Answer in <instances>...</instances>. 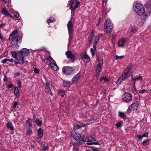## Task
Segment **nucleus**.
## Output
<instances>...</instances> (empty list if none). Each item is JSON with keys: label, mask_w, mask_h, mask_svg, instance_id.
<instances>
[{"label": "nucleus", "mask_w": 151, "mask_h": 151, "mask_svg": "<svg viewBox=\"0 0 151 151\" xmlns=\"http://www.w3.org/2000/svg\"><path fill=\"white\" fill-rule=\"evenodd\" d=\"M132 81H134V82H135L138 81V80H142V77L141 76H139L137 78H135V77H132Z\"/></svg>", "instance_id": "obj_30"}, {"label": "nucleus", "mask_w": 151, "mask_h": 151, "mask_svg": "<svg viewBox=\"0 0 151 151\" xmlns=\"http://www.w3.org/2000/svg\"><path fill=\"white\" fill-rule=\"evenodd\" d=\"M124 57V55H121L120 56H119L118 55H116V59H122Z\"/></svg>", "instance_id": "obj_43"}, {"label": "nucleus", "mask_w": 151, "mask_h": 151, "mask_svg": "<svg viewBox=\"0 0 151 151\" xmlns=\"http://www.w3.org/2000/svg\"><path fill=\"white\" fill-rule=\"evenodd\" d=\"M45 88L46 87L47 88H50V84L48 82H46V83L45 85Z\"/></svg>", "instance_id": "obj_52"}, {"label": "nucleus", "mask_w": 151, "mask_h": 151, "mask_svg": "<svg viewBox=\"0 0 151 151\" xmlns=\"http://www.w3.org/2000/svg\"><path fill=\"white\" fill-rule=\"evenodd\" d=\"M12 87H13L12 85V84H11L8 86V88L9 89L10 88H12Z\"/></svg>", "instance_id": "obj_59"}, {"label": "nucleus", "mask_w": 151, "mask_h": 151, "mask_svg": "<svg viewBox=\"0 0 151 151\" xmlns=\"http://www.w3.org/2000/svg\"><path fill=\"white\" fill-rule=\"evenodd\" d=\"M73 138L78 142H79L81 140V136L80 134L77 133L75 132H73L71 133Z\"/></svg>", "instance_id": "obj_11"}, {"label": "nucleus", "mask_w": 151, "mask_h": 151, "mask_svg": "<svg viewBox=\"0 0 151 151\" xmlns=\"http://www.w3.org/2000/svg\"><path fill=\"white\" fill-rule=\"evenodd\" d=\"M3 0L5 2H11V0Z\"/></svg>", "instance_id": "obj_61"}, {"label": "nucleus", "mask_w": 151, "mask_h": 151, "mask_svg": "<svg viewBox=\"0 0 151 151\" xmlns=\"http://www.w3.org/2000/svg\"><path fill=\"white\" fill-rule=\"evenodd\" d=\"M52 60V58L51 57H46L43 60V61L46 63H49Z\"/></svg>", "instance_id": "obj_26"}, {"label": "nucleus", "mask_w": 151, "mask_h": 151, "mask_svg": "<svg viewBox=\"0 0 151 151\" xmlns=\"http://www.w3.org/2000/svg\"><path fill=\"white\" fill-rule=\"evenodd\" d=\"M7 80H8L6 76H5L4 77V82L6 81H7Z\"/></svg>", "instance_id": "obj_58"}, {"label": "nucleus", "mask_w": 151, "mask_h": 151, "mask_svg": "<svg viewBox=\"0 0 151 151\" xmlns=\"http://www.w3.org/2000/svg\"><path fill=\"white\" fill-rule=\"evenodd\" d=\"M81 56V59L84 62L87 63L90 61V58L86 53H82Z\"/></svg>", "instance_id": "obj_14"}, {"label": "nucleus", "mask_w": 151, "mask_h": 151, "mask_svg": "<svg viewBox=\"0 0 151 151\" xmlns=\"http://www.w3.org/2000/svg\"><path fill=\"white\" fill-rule=\"evenodd\" d=\"M139 138V139H141L142 137H142V135H137V136Z\"/></svg>", "instance_id": "obj_56"}, {"label": "nucleus", "mask_w": 151, "mask_h": 151, "mask_svg": "<svg viewBox=\"0 0 151 151\" xmlns=\"http://www.w3.org/2000/svg\"><path fill=\"white\" fill-rule=\"evenodd\" d=\"M127 40L123 38L120 39L118 42V45L119 47H124L126 46L127 44Z\"/></svg>", "instance_id": "obj_10"}, {"label": "nucleus", "mask_w": 151, "mask_h": 151, "mask_svg": "<svg viewBox=\"0 0 151 151\" xmlns=\"http://www.w3.org/2000/svg\"><path fill=\"white\" fill-rule=\"evenodd\" d=\"M55 19L54 17H50L49 18L47 21V23L48 24L50 22H53L55 21Z\"/></svg>", "instance_id": "obj_34"}, {"label": "nucleus", "mask_w": 151, "mask_h": 151, "mask_svg": "<svg viewBox=\"0 0 151 151\" xmlns=\"http://www.w3.org/2000/svg\"><path fill=\"white\" fill-rule=\"evenodd\" d=\"M130 69L128 67H127V68H126V69L124 71V72H126L127 73H128V72L129 70H130Z\"/></svg>", "instance_id": "obj_51"}, {"label": "nucleus", "mask_w": 151, "mask_h": 151, "mask_svg": "<svg viewBox=\"0 0 151 151\" xmlns=\"http://www.w3.org/2000/svg\"><path fill=\"white\" fill-rule=\"evenodd\" d=\"M18 86L19 88H20L21 87V82L20 80L17 81Z\"/></svg>", "instance_id": "obj_45"}, {"label": "nucleus", "mask_w": 151, "mask_h": 151, "mask_svg": "<svg viewBox=\"0 0 151 151\" xmlns=\"http://www.w3.org/2000/svg\"><path fill=\"white\" fill-rule=\"evenodd\" d=\"M119 116L125 119L126 117V116L124 113L119 112Z\"/></svg>", "instance_id": "obj_36"}, {"label": "nucleus", "mask_w": 151, "mask_h": 151, "mask_svg": "<svg viewBox=\"0 0 151 151\" xmlns=\"http://www.w3.org/2000/svg\"><path fill=\"white\" fill-rule=\"evenodd\" d=\"M62 71L63 73L66 75H71L74 73L75 69L72 67L66 66L63 68Z\"/></svg>", "instance_id": "obj_5"}, {"label": "nucleus", "mask_w": 151, "mask_h": 151, "mask_svg": "<svg viewBox=\"0 0 151 151\" xmlns=\"http://www.w3.org/2000/svg\"><path fill=\"white\" fill-rule=\"evenodd\" d=\"M52 68L54 70H57L59 69V68L55 63H50V64Z\"/></svg>", "instance_id": "obj_17"}, {"label": "nucleus", "mask_w": 151, "mask_h": 151, "mask_svg": "<svg viewBox=\"0 0 151 151\" xmlns=\"http://www.w3.org/2000/svg\"><path fill=\"white\" fill-rule=\"evenodd\" d=\"M45 91L46 93H49L51 96L52 95V93L51 92V90L50 88H45Z\"/></svg>", "instance_id": "obj_35"}, {"label": "nucleus", "mask_w": 151, "mask_h": 151, "mask_svg": "<svg viewBox=\"0 0 151 151\" xmlns=\"http://www.w3.org/2000/svg\"><path fill=\"white\" fill-rule=\"evenodd\" d=\"M43 145L44 147L43 150L44 151H45L48 149V147L47 145H46L45 144H44Z\"/></svg>", "instance_id": "obj_41"}, {"label": "nucleus", "mask_w": 151, "mask_h": 151, "mask_svg": "<svg viewBox=\"0 0 151 151\" xmlns=\"http://www.w3.org/2000/svg\"><path fill=\"white\" fill-rule=\"evenodd\" d=\"M135 85V82H134L133 84V86L134 87V91H137V90L136 88Z\"/></svg>", "instance_id": "obj_55"}, {"label": "nucleus", "mask_w": 151, "mask_h": 151, "mask_svg": "<svg viewBox=\"0 0 151 151\" xmlns=\"http://www.w3.org/2000/svg\"><path fill=\"white\" fill-rule=\"evenodd\" d=\"M67 27L69 35L70 36V35L72 33L73 29V25L71 22L69 21L68 22Z\"/></svg>", "instance_id": "obj_12"}, {"label": "nucleus", "mask_w": 151, "mask_h": 151, "mask_svg": "<svg viewBox=\"0 0 151 151\" xmlns=\"http://www.w3.org/2000/svg\"><path fill=\"white\" fill-rule=\"evenodd\" d=\"M35 122L39 126H40L42 125V122L41 121L39 120L38 119H36L35 120Z\"/></svg>", "instance_id": "obj_37"}, {"label": "nucleus", "mask_w": 151, "mask_h": 151, "mask_svg": "<svg viewBox=\"0 0 151 151\" xmlns=\"http://www.w3.org/2000/svg\"><path fill=\"white\" fill-rule=\"evenodd\" d=\"M9 11L11 13H12L13 12V10L12 8H11L9 9Z\"/></svg>", "instance_id": "obj_60"}, {"label": "nucleus", "mask_w": 151, "mask_h": 151, "mask_svg": "<svg viewBox=\"0 0 151 151\" xmlns=\"http://www.w3.org/2000/svg\"><path fill=\"white\" fill-rule=\"evenodd\" d=\"M147 5V6L146 7V10L145 11V12L144 14H145L143 18V19L144 20H145V18L147 17L151 12V4L149 3Z\"/></svg>", "instance_id": "obj_8"}, {"label": "nucleus", "mask_w": 151, "mask_h": 151, "mask_svg": "<svg viewBox=\"0 0 151 151\" xmlns=\"http://www.w3.org/2000/svg\"><path fill=\"white\" fill-rule=\"evenodd\" d=\"M11 62H13L14 61V60L12 59H8V61Z\"/></svg>", "instance_id": "obj_62"}, {"label": "nucleus", "mask_w": 151, "mask_h": 151, "mask_svg": "<svg viewBox=\"0 0 151 151\" xmlns=\"http://www.w3.org/2000/svg\"><path fill=\"white\" fill-rule=\"evenodd\" d=\"M38 137L39 138H41L43 136V131L41 128H40L39 129L38 132Z\"/></svg>", "instance_id": "obj_24"}, {"label": "nucleus", "mask_w": 151, "mask_h": 151, "mask_svg": "<svg viewBox=\"0 0 151 151\" xmlns=\"http://www.w3.org/2000/svg\"><path fill=\"white\" fill-rule=\"evenodd\" d=\"M97 37V36L95 37L94 36V34L93 33H92L91 36L88 37V40L89 43H91L94 42L95 43V40L96 39Z\"/></svg>", "instance_id": "obj_16"}, {"label": "nucleus", "mask_w": 151, "mask_h": 151, "mask_svg": "<svg viewBox=\"0 0 151 151\" xmlns=\"http://www.w3.org/2000/svg\"><path fill=\"white\" fill-rule=\"evenodd\" d=\"M65 54L68 58L72 59L73 57V55L71 51H66Z\"/></svg>", "instance_id": "obj_20"}, {"label": "nucleus", "mask_w": 151, "mask_h": 151, "mask_svg": "<svg viewBox=\"0 0 151 151\" xmlns=\"http://www.w3.org/2000/svg\"><path fill=\"white\" fill-rule=\"evenodd\" d=\"M14 16L16 18H18L19 17V14L17 12H14Z\"/></svg>", "instance_id": "obj_44"}, {"label": "nucleus", "mask_w": 151, "mask_h": 151, "mask_svg": "<svg viewBox=\"0 0 151 151\" xmlns=\"http://www.w3.org/2000/svg\"><path fill=\"white\" fill-rule=\"evenodd\" d=\"M14 94L16 96L17 98H19V91L18 88L16 86L15 87L14 90Z\"/></svg>", "instance_id": "obj_25"}, {"label": "nucleus", "mask_w": 151, "mask_h": 151, "mask_svg": "<svg viewBox=\"0 0 151 151\" xmlns=\"http://www.w3.org/2000/svg\"><path fill=\"white\" fill-rule=\"evenodd\" d=\"M121 122H118L116 124V126L117 128H119L121 126Z\"/></svg>", "instance_id": "obj_46"}, {"label": "nucleus", "mask_w": 151, "mask_h": 151, "mask_svg": "<svg viewBox=\"0 0 151 151\" xmlns=\"http://www.w3.org/2000/svg\"><path fill=\"white\" fill-rule=\"evenodd\" d=\"M29 53V49L23 48L22 49L19 53L18 58L19 60H21L23 64L24 63V58L25 56L28 55Z\"/></svg>", "instance_id": "obj_3"}, {"label": "nucleus", "mask_w": 151, "mask_h": 151, "mask_svg": "<svg viewBox=\"0 0 151 151\" xmlns=\"http://www.w3.org/2000/svg\"><path fill=\"white\" fill-rule=\"evenodd\" d=\"M8 61V59H7V58H5V59L1 61V62L3 63H5Z\"/></svg>", "instance_id": "obj_49"}, {"label": "nucleus", "mask_w": 151, "mask_h": 151, "mask_svg": "<svg viewBox=\"0 0 151 151\" xmlns=\"http://www.w3.org/2000/svg\"><path fill=\"white\" fill-rule=\"evenodd\" d=\"M7 7H12V5L10 4H8V5H7Z\"/></svg>", "instance_id": "obj_64"}, {"label": "nucleus", "mask_w": 151, "mask_h": 151, "mask_svg": "<svg viewBox=\"0 0 151 151\" xmlns=\"http://www.w3.org/2000/svg\"><path fill=\"white\" fill-rule=\"evenodd\" d=\"M18 30L16 29L14 30L10 35L9 40L11 41V46L14 49H16L19 47L18 45L19 41L22 39V37L19 35H17Z\"/></svg>", "instance_id": "obj_1"}, {"label": "nucleus", "mask_w": 151, "mask_h": 151, "mask_svg": "<svg viewBox=\"0 0 151 151\" xmlns=\"http://www.w3.org/2000/svg\"><path fill=\"white\" fill-rule=\"evenodd\" d=\"M139 103L138 101H136L133 103L131 105V107L134 109L136 110L138 107Z\"/></svg>", "instance_id": "obj_22"}, {"label": "nucleus", "mask_w": 151, "mask_h": 151, "mask_svg": "<svg viewBox=\"0 0 151 151\" xmlns=\"http://www.w3.org/2000/svg\"><path fill=\"white\" fill-rule=\"evenodd\" d=\"M1 12L2 14L5 16H9L10 17H11L8 11L6 8H3L1 10Z\"/></svg>", "instance_id": "obj_18"}, {"label": "nucleus", "mask_w": 151, "mask_h": 151, "mask_svg": "<svg viewBox=\"0 0 151 151\" xmlns=\"http://www.w3.org/2000/svg\"><path fill=\"white\" fill-rule=\"evenodd\" d=\"M109 79L108 78H107L105 76H103L102 77H101L100 79V81H104L105 82H107L109 81Z\"/></svg>", "instance_id": "obj_33"}, {"label": "nucleus", "mask_w": 151, "mask_h": 151, "mask_svg": "<svg viewBox=\"0 0 151 151\" xmlns=\"http://www.w3.org/2000/svg\"><path fill=\"white\" fill-rule=\"evenodd\" d=\"M19 104L18 102L16 101L15 102L14 104L13 107L14 108H15L16 106Z\"/></svg>", "instance_id": "obj_50"}, {"label": "nucleus", "mask_w": 151, "mask_h": 151, "mask_svg": "<svg viewBox=\"0 0 151 151\" xmlns=\"http://www.w3.org/2000/svg\"><path fill=\"white\" fill-rule=\"evenodd\" d=\"M20 75V73L19 72L16 73L14 75V76L15 78L17 76H19Z\"/></svg>", "instance_id": "obj_54"}, {"label": "nucleus", "mask_w": 151, "mask_h": 151, "mask_svg": "<svg viewBox=\"0 0 151 151\" xmlns=\"http://www.w3.org/2000/svg\"><path fill=\"white\" fill-rule=\"evenodd\" d=\"M6 127L8 129H9L10 130H12L14 129L12 124L10 122H8L6 124Z\"/></svg>", "instance_id": "obj_19"}, {"label": "nucleus", "mask_w": 151, "mask_h": 151, "mask_svg": "<svg viewBox=\"0 0 151 151\" xmlns=\"http://www.w3.org/2000/svg\"><path fill=\"white\" fill-rule=\"evenodd\" d=\"M113 24L110 20H106L104 23V28L106 32L109 33L111 32L112 30Z\"/></svg>", "instance_id": "obj_4"}, {"label": "nucleus", "mask_w": 151, "mask_h": 151, "mask_svg": "<svg viewBox=\"0 0 151 151\" xmlns=\"http://www.w3.org/2000/svg\"><path fill=\"white\" fill-rule=\"evenodd\" d=\"M34 71L35 73L38 74L39 72L40 69L38 68H35L34 69Z\"/></svg>", "instance_id": "obj_42"}, {"label": "nucleus", "mask_w": 151, "mask_h": 151, "mask_svg": "<svg viewBox=\"0 0 151 151\" xmlns=\"http://www.w3.org/2000/svg\"><path fill=\"white\" fill-rule=\"evenodd\" d=\"M103 63V61L102 59H101L99 64L97 65L96 70L99 72H100L101 70V67Z\"/></svg>", "instance_id": "obj_15"}, {"label": "nucleus", "mask_w": 151, "mask_h": 151, "mask_svg": "<svg viewBox=\"0 0 151 151\" xmlns=\"http://www.w3.org/2000/svg\"><path fill=\"white\" fill-rule=\"evenodd\" d=\"M5 25V24H0V28L3 27Z\"/></svg>", "instance_id": "obj_63"}, {"label": "nucleus", "mask_w": 151, "mask_h": 151, "mask_svg": "<svg viewBox=\"0 0 151 151\" xmlns=\"http://www.w3.org/2000/svg\"><path fill=\"white\" fill-rule=\"evenodd\" d=\"M133 8L135 12L138 15L142 16L145 13V10L143 5L139 2L134 3Z\"/></svg>", "instance_id": "obj_2"}, {"label": "nucleus", "mask_w": 151, "mask_h": 151, "mask_svg": "<svg viewBox=\"0 0 151 151\" xmlns=\"http://www.w3.org/2000/svg\"><path fill=\"white\" fill-rule=\"evenodd\" d=\"M129 74L123 71L122 73V75L120 76L117 81V82L120 83L122 81H125L129 77Z\"/></svg>", "instance_id": "obj_7"}, {"label": "nucleus", "mask_w": 151, "mask_h": 151, "mask_svg": "<svg viewBox=\"0 0 151 151\" xmlns=\"http://www.w3.org/2000/svg\"><path fill=\"white\" fill-rule=\"evenodd\" d=\"M95 141V138L90 136L87 137V139L85 140V142H87V144L88 145H92L93 144L94 142Z\"/></svg>", "instance_id": "obj_13"}, {"label": "nucleus", "mask_w": 151, "mask_h": 151, "mask_svg": "<svg viewBox=\"0 0 151 151\" xmlns=\"http://www.w3.org/2000/svg\"><path fill=\"white\" fill-rule=\"evenodd\" d=\"M81 127V126L75 124L74 125V128L76 129H78Z\"/></svg>", "instance_id": "obj_40"}, {"label": "nucleus", "mask_w": 151, "mask_h": 151, "mask_svg": "<svg viewBox=\"0 0 151 151\" xmlns=\"http://www.w3.org/2000/svg\"><path fill=\"white\" fill-rule=\"evenodd\" d=\"M58 92L60 93V95L62 96H64L65 95V92L63 91L59 90L58 91Z\"/></svg>", "instance_id": "obj_38"}, {"label": "nucleus", "mask_w": 151, "mask_h": 151, "mask_svg": "<svg viewBox=\"0 0 151 151\" xmlns=\"http://www.w3.org/2000/svg\"><path fill=\"white\" fill-rule=\"evenodd\" d=\"M148 140H147L146 141H143L142 142V144L143 145H144L145 146L146 145L147 143V142H148Z\"/></svg>", "instance_id": "obj_48"}, {"label": "nucleus", "mask_w": 151, "mask_h": 151, "mask_svg": "<svg viewBox=\"0 0 151 151\" xmlns=\"http://www.w3.org/2000/svg\"><path fill=\"white\" fill-rule=\"evenodd\" d=\"M12 56L16 59L18 60H19V58L17 57V52L15 51H12L11 52Z\"/></svg>", "instance_id": "obj_29"}, {"label": "nucleus", "mask_w": 151, "mask_h": 151, "mask_svg": "<svg viewBox=\"0 0 151 151\" xmlns=\"http://www.w3.org/2000/svg\"><path fill=\"white\" fill-rule=\"evenodd\" d=\"M80 76L81 75L79 73H78L76 75H75L72 79V81L73 82H76L80 78Z\"/></svg>", "instance_id": "obj_21"}, {"label": "nucleus", "mask_w": 151, "mask_h": 151, "mask_svg": "<svg viewBox=\"0 0 151 151\" xmlns=\"http://www.w3.org/2000/svg\"><path fill=\"white\" fill-rule=\"evenodd\" d=\"M122 98L124 101L127 102L132 100V96L131 93L128 92L125 93L122 95Z\"/></svg>", "instance_id": "obj_6"}, {"label": "nucleus", "mask_w": 151, "mask_h": 151, "mask_svg": "<svg viewBox=\"0 0 151 151\" xmlns=\"http://www.w3.org/2000/svg\"><path fill=\"white\" fill-rule=\"evenodd\" d=\"M32 134V130L29 129L28 128L27 131L26 135L30 136Z\"/></svg>", "instance_id": "obj_31"}, {"label": "nucleus", "mask_w": 151, "mask_h": 151, "mask_svg": "<svg viewBox=\"0 0 151 151\" xmlns=\"http://www.w3.org/2000/svg\"><path fill=\"white\" fill-rule=\"evenodd\" d=\"M95 50L93 49V48H91L90 49V52L92 56H94L95 55V53L94 51Z\"/></svg>", "instance_id": "obj_39"}, {"label": "nucleus", "mask_w": 151, "mask_h": 151, "mask_svg": "<svg viewBox=\"0 0 151 151\" xmlns=\"http://www.w3.org/2000/svg\"><path fill=\"white\" fill-rule=\"evenodd\" d=\"M87 137H85V136H84L83 137L82 139V140L83 141V142H85V140H86V139H87Z\"/></svg>", "instance_id": "obj_57"}, {"label": "nucleus", "mask_w": 151, "mask_h": 151, "mask_svg": "<svg viewBox=\"0 0 151 151\" xmlns=\"http://www.w3.org/2000/svg\"><path fill=\"white\" fill-rule=\"evenodd\" d=\"M146 91V90L145 89H142L141 90H139L138 91L139 93L142 94L144 93Z\"/></svg>", "instance_id": "obj_47"}, {"label": "nucleus", "mask_w": 151, "mask_h": 151, "mask_svg": "<svg viewBox=\"0 0 151 151\" xmlns=\"http://www.w3.org/2000/svg\"><path fill=\"white\" fill-rule=\"evenodd\" d=\"M142 137H146L148 136V133L147 132H145L143 134H142Z\"/></svg>", "instance_id": "obj_53"}, {"label": "nucleus", "mask_w": 151, "mask_h": 151, "mask_svg": "<svg viewBox=\"0 0 151 151\" xmlns=\"http://www.w3.org/2000/svg\"><path fill=\"white\" fill-rule=\"evenodd\" d=\"M32 120L31 118H29L26 122V124L29 127H32Z\"/></svg>", "instance_id": "obj_27"}, {"label": "nucleus", "mask_w": 151, "mask_h": 151, "mask_svg": "<svg viewBox=\"0 0 151 151\" xmlns=\"http://www.w3.org/2000/svg\"><path fill=\"white\" fill-rule=\"evenodd\" d=\"M63 85L65 87H68L70 86V83L68 81H64L63 82Z\"/></svg>", "instance_id": "obj_32"}, {"label": "nucleus", "mask_w": 151, "mask_h": 151, "mask_svg": "<svg viewBox=\"0 0 151 151\" xmlns=\"http://www.w3.org/2000/svg\"><path fill=\"white\" fill-rule=\"evenodd\" d=\"M100 38V37L99 36V35L98 36H97L96 39L95 40V43H94V44L93 45V49L94 50H96V45H97Z\"/></svg>", "instance_id": "obj_23"}, {"label": "nucleus", "mask_w": 151, "mask_h": 151, "mask_svg": "<svg viewBox=\"0 0 151 151\" xmlns=\"http://www.w3.org/2000/svg\"><path fill=\"white\" fill-rule=\"evenodd\" d=\"M73 151H78V145L77 143H74L73 145Z\"/></svg>", "instance_id": "obj_28"}, {"label": "nucleus", "mask_w": 151, "mask_h": 151, "mask_svg": "<svg viewBox=\"0 0 151 151\" xmlns=\"http://www.w3.org/2000/svg\"><path fill=\"white\" fill-rule=\"evenodd\" d=\"M80 4V2L77 0H71V10L74 11L76 8H78Z\"/></svg>", "instance_id": "obj_9"}]
</instances>
